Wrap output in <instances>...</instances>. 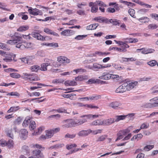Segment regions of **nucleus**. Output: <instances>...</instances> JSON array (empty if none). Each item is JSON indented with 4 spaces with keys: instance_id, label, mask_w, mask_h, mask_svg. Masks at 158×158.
<instances>
[{
    "instance_id": "bf43d9fd",
    "label": "nucleus",
    "mask_w": 158,
    "mask_h": 158,
    "mask_svg": "<svg viewBox=\"0 0 158 158\" xmlns=\"http://www.w3.org/2000/svg\"><path fill=\"white\" fill-rule=\"evenodd\" d=\"M121 131H122V133L123 136L126 135L127 134L129 133L130 131V130L127 129Z\"/></svg>"
},
{
    "instance_id": "0e129e2a",
    "label": "nucleus",
    "mask_w": 158,
    "mask_h": 158,
    "mask_svg": "<svg viewBox=\"0 0 158 158\" xmlns=\"http://www.w3.org/2000/svg\"><path fill=\"white\" fill-rule=\"evenodd\" d=\"M148 11V9H143L139 10L138 11V12L140 14H143L146 13L147 11Z\"/></svg>"
},
{
    "instance_id": "4be33fe9",
    "label": "nucleus",
    "mask_w": 158,
    "mask_h": 158,
    "mask_svg": "<svg viewBox=\"0 0 158 158\" xmlns=\"http://www.w3.org/2000/svg\"><path fill=\"white\" fill-rule=\"evenodd\" d=\"M109 23H112L113 25H119L120 21L115 19H111L109 20Z\"/></svg>"
},
{
    "instance_id": "8fccbe9b",
    "label": "nucleus",
    "mask_w": 158,
    "mask_h": 158,
    "mask_svg": "<svg viewBox=\"0 0 158 158\" xmlns=\"http://www.w3.org/2000/svg\"><path fill=\"white\" fill-rule=\"evenodd\" d=\"M128 12L131 17L135 18V17L134 15L135 11L134 9H129L128 10Z\"/></svg>"
},
{
    "instance_id": "3c124183",
    "label": "nucleus",
    "mask_w": 158,
    "mask_h": 158,
    "mask_svg": "<svg viewBox=\"0 0 158 158\" xmlns=\"http://www.w3.org/2000/svg\"><path fill=\"white\" fill-rule=\"evenodd\" d=\"M154 147L153 145H149L145 146L143 148V149L146 151H148L153 148Z\"/></svg>"
},
{
    "instance_id": "1a4fd4ad",
    "label": "nucleus",
    "mask_w": 158,
    "mask_h": 158,
    "mask_svg": "<svg viewBox=\"0 0 158 158\" xmlns=\"http://www.w3.org/2000/svg\"><path fill=\"white\" fill-rule=\"evenodd\" d=\"M57 61L59 62L61 64L69 63L70 61V59H68L66 57L63 56H60L58 57Z\"/></svg>"
},
{
    "instance_id": "412c9836",
    "label": "nucleus",
    "mask_w": 158,
    "mask_h": 158,
    "mask_svg": "<svg viewBox=\"0 0 158 158\" xmlns=\"http://www.w3.org/2000/svg\"><path fill=\"white\" fill-rule=\"evenodd\" d=\"M29 27L28 26H23L20 27L17 29V31H18L23 32L25 31L28 29Z\"/></svg>"
},
{
    "instance_id": "774afa93",
    "label": "nucleus",
    "mask_w": 158,
    "mask_h": 158,
    "mask_svg": "<svg viewBox=\"0 0 158 158\" xmlns=\"http://www.w3.org/2000/svg\"><path fill=\"white\" fill-rule=\"evenodd\" d=\"M151 17L156 20L158 21V14H152L151 15Z\"/></svg>"
},
{
    "instance_id": "f8f14e48",
    "label": "nucleus",
    "mask_w": 158,
    "mask_h": 158,
    "mask_svg": "<svg viewBox=\"0 0 158 158\" xmlns=\"http://www.w3.org/2000/svg\"><path fill=\"white\" fill-rule=\"evenodd\" d=\"M102 125L109 126L114 123V119L110 118L102 120Z\"/></svg>"
},
{
    "instance_id": "f03ea898",
    "label": "nucleus",
    "mask_w": 158,
    "mask_h": 158,
    "mask_svg": "<svg viewBox=\"0 0 158 158\" xmlns=\"http://www.w3.org/2000/svg\"><path fill=\"white\" fill-rule=\"evenodd\" d=\"M137 83L138 82L136 81L124 83L117 89L116 92L117 93H123L127 90H130L136 86Z\"/></svg>"
},
{
    "instance_id": "2eb2a0df",
    "label": "nucleus",
    "mask_w": 158,
    "mask_h": 158,
    "mask_svg": "<svg viewBox=\"0 0 158 158\" xmlns=\"http://www.w3.org/2000/svg\"><path fill=\"white\" fill-rule=\"evenodd\" d=\"M105 66H103L102 65H101L98 63H94L93 64V66L90 69L93 70L94 71H97L98 70V69L101 68H105Z\"/></svg>"
},
{
    "instance_id": "dca6fc26",
    "label": "nucleus",
    "mask_w": 158,
    "mask_h": 158,
    "mask_svg": "<svg viewBox=\"0 0 158 158\" xmlns=\"http://www.w3.org/2000/svg\"><path fill=\"white\" fill-rule=\"evenodd\" d=\"M99 78L103 80H108L111 78L110 74L104 73L102 76L99 77Z\"/></svg>"
},
{
    "instance_id": "69168bd1",
    "label": "nucleus",
    "mask_w": 158,
    "mask_h": 158,
    "mask_svg": "<svg viewBox=\"0 0 158 158\" xmlns=\"http://www.w3.org/2000/svg\"><path fill=\"white\" fill-rule=\"evenodd\" d=\"M40 80V78L37 76H32L31 77V79H30V81H38Z\"/></svg>"
},
{
    "instance_id": "de8ad7c7",
    "label": "nucleus",
    "mask_w": 158,
    "mask_h": 158,
    "mask_svg": "<svg viewBox=\"0 0 158 158\" xmlns=\"http://www.w3.org/2000/svg\"><path fill=\"white\" fill-rule=\"evenodd\" d=\"M147 64L150 66L152 67L157 64V63L156 61L155 60H152L148 62Z\"/></svg>"
},
{
    "instance_id": "c03bdc74",
    "label": "nucleus",
    "mask_w": 158,
    "mask_h": 158,
    "mask_svg": "<svg viewBox=\"0 0 158 158\" xmlns=\"http://www.w3.org/2000/svg\"><path fill=\"white\" fill-rule=\"evenodd\" d=\"M7 146L9 148L13 147L14 143L12 139H9L8 141H6Z\"/></svg>"
},
{
    "instance_id": "58836bf2",
    "label": "nucleus",
    "mask_w": 158,
    "mask_h": 158,
    "mask_svg": "<svg viewBox=\"0 0 158 158\" xmlns=\"http://www.w3.org/2000/svg\"><path fill=\"white\" fill-rule=\"evenodd\" d=\"M48 66L45 63H43L41 65L40 70L42 71H47V67Z\"/></svg>"
},
{
    "instance_id": "79ce46f5",
    "label": "nucleus",
    "mask_w": 158,
    "mask_h": 158,
    "mask_svg": "<svg viewBox=\"0 0 158 158\" xmlns=\"http://www.w3.org/2000/svg\"><path fill=\"white\" fill-rule=\"evenodd\" d=\"M22 150L28 154L30 153V149L29 147L26 145H24L22 147Z\"/></svg>"
},
{
    "instance_id": "39448f33",
    "label": "nucleus",
    "mask_w": 158,
    "mask_h": 158,
    "mask_svg": "<svg viewBox=\"0 0 158 158\" xmlns=\"http://www.w3.org/2000/svg\"><path fill=\"white\" fill-rule=\"evenodd\" d=\"M28 11L30 14L33 15H42V13L41 11L39 9L35 8L32 9L31 8L29 9Z\"/></svg>"
},
{
    "instance_id": "6ab92c4d",
    "label": "nucleus",
    "mask_w": 158,
    "mask_h": 158,
    "mask_svg": "<svg viewBox=\"0 0 158 158\" xmlns=\"http://www.w3.org/2000/svg\"><path fill=\"white\" fill-rule=\"evenodd\" d=\"M90 124L93 126L102 125V120L101 119L97 120L92 122Z\"/></svg>"
},
{
    "instance_id": "c85d7f7f",
    "label": "nucleus",
    "mask_w": 158,
    "mask_h": 158,
    "mask_svg": "<svg viewBox=\"0 0 158 158\" xmlns=\"http://www.w3.org/2000/svg\"><path fill=\"white\" fill-rule=\"evenodd\" d=\"M40 67L38 65H34L30 67V69L32 72H37L39 70H40Z\"/></svg>"
},
{
    "instance_id": "cd10ccee",
    "label": "nucleus",
    "mask_w": 158,
    "mask_h": 158,
    "mask_svg": "<svg viewBox=\"0 0 158 158\" xmlns=\"http://www.w3.org/2000/svg\"><path fill=\"white\" fill-rule=\"evenodd\" d=\"M107 136V135H103L100 136L97 138L96 140V141L97 142L103 141L105 140Z\"/></svg>"
},
{
    "instance_id": "6e6d98bb",
    "label": "nucleus",
    "mask_w": 158,
    "mask_h": 158,
    "mask_svg": "<svg viewBox=\"0 0 158 158\" xmlns=\"http://www.w3.org/2000/svg\"><path fill=\"white\" fill-rule=\"evenodd\" d=\"M7 145L6 141L4 139H2L0 140V146L2 147H5Z\"/></svg>"
},
{
    "instance_id": "0eeeda50",
    "label": "nucleus",
    "mask_w": 158,
    "mask_h": 158,
    "mask_svg": "<svg viewBox=\"0 0 158 158\" xmlns=\"http://www.w3.org/2000/svg\"><path fill=\"white\" fill-rule=\"evenodd\" d=\"M93 20L99 23H109V20L107 18L102 16H98L95 17Z\"/></svg>"
},
{
    "instance_id": "052dcab7",
    "label": "nucleus",
    "mask_w": 158,
    "mask_h": 158,
    "mask_svg": "<svg viewBox=\"0 0 158 158\" xmlns=\"http://www.w3.org/2000/svg\"><path fill=\"white\" fill-rule=\"evenodd\" d=\"M120 46L121 48L123 49L125 48V49H126L127 48H128L129 47V46L126 43V42H123V44H120Z\"/></svg>"
},
{
    "instance_id": "4c0bfd02",
    "label": "nucleus",
    "mask_w": 158,
    "mask_h": 158,
    "mask_svg": "<svg viewBox=\"0 0 158 158\" xmlns=\"http://www.w3.org/2000/svg\"><path fill=\"white\" fill-rule=\"evenodd\" d=\"M7 95L14 96L18 98L20 96V95L19 93L15 92H11L8 93L7 94Z\"/></svg>"
},
{
    "instance_id": "9d476101",
    "label": "nucleus",
    "mask_w": 158,
    "mask_h": 158,
    "mask_svg": "<svg viewBox=\"0 0 158 158\" xmlns=\"http://www.w3.org/2000/svg\"><path fill=\"white\" fill-rule=\"evenodd\" d=\"M92 131L90 129L87 130H82L80 131L78 133V135L79 136L84 137L88 135L91 133Z\"/></svg>"
},
{
    "instance_id": "7ed1b4c3",
    "label": "nucleus",
    "mask_w": 158,
    "mask_h": 158,
    "mask_svg": "<svg viewBox=\"0 0 158 158\" xmlns=\"http://www.w3.org/2000/svg\"><path fill=\"white\" fill-rule=\"evenodd\" d=\"M19 34V33L15 32L14 35L12 36L13 40H8L6 42L7 44L10 45L16 44V47L18 48H20L21 49H23L26 48H28V47L24 45H20L19 42H22L21 40V38L19 37H17V35Z\"/></svg>"
},
{
    "instance_id": "49530a36",
    "label": "nucleus",
    "mask_w": 158,
    "mask_h": 158,
    "mask_svg": "<svg viewBox=\"0 0 158 158\" xmlns=\"http://www.w3.org/2000/svg\"><path fill=\"white\" fill-rule=\"evenodd\" d=\"M101 97L100 95H94L91 96L89 98V99H90L91 100H97L98 99L101 98Z\"/></svg>"
},
{
    "instance_id": "37998d69",
    "label": "nucleus",
    "mask_w": 158,
    "mask_h": 158,
    "mask_svg": "<svg viewBox=\"0 0 158 158\" xmlns=\"http://www.w3.org/2000/svg\"><path fill=\"white\" fill-rule=\"evenodd\" d=\"M23 75L25 76V79L29 80L30 81V79H31V77L32 76V74L28 73H23Z\"/></svg>"
},
{
    "instance_id": "f704fd0d",
    "label": "nucleus",
    "mask_w": 158,
    "mask_h": 158,
    "mask_svg": "<svg viewBox=\"0 0 158 158\" xmlns=\"http://www.w3.org/2000/svg\"><path fill=\"white\" fill-rule=\"evenodd\" d=\"M94 3L96 5H98L100 7H106V5L102 1H96Z\"/></svg>"
},
{
    "instance_id": "b1692460",
    "label": "nucleus",
    "mask_w": 158,
    "mask_h": 158,
    "mask_svg": "<svg viewBox=\"0 0 158 158\" xmlns=\"http://www.w3.org/2000/svg\"><path fill=\"white\" fill-rule=\"evenodd\" d=\"M52 111H55L58 113H65L69 114V113L67 112L66 110L64 108V107L60 108L57 110L53 109Z\"/></svg>"
},
{
    "instance_id": "4468645a",
    "label": "nucleus",
    "mask_w": 158,
    "mask_h": 158,
    "mask_svg": "<svg viewBox=\"0 0 158 158\" xmlns=\"http://www.w3.org/2000/svg\"><path fill=\"white\" fill-rule=\"evenodd\" d=\"M31 35L32 36L37 40H45V38L42 36L40 33L33 32Z\"/></svg>"
},
{
    "instance_id": "6e6552de",
    "label": "nucleus",
    "mask_w": 158,
    "mask_h": 158,
    "mask_svg": "<svg viewBox=\"0 0 158 158\" xmlns=\"http://www.w3.org/2000/svg\"><path fill=\"white\" fill-rule=\"evenodd\" d=\"M30 34H29L28 35H20L19 33V34L17 35V37H19L21 38V40L22 41V42H19V44L20 45H23L22 44L23 43H25L26 42V41L25 40H24L23 39H30L31 37L30 36Z\"/></svg>"
},
{
    "instance_id": "c756f323",
    "label": "nucleus",
    "mask_w": 158,
    "mask_h": 158,
    "mask_svg": "<svg viewBox=\"0 0 158 158\" xmlns=\"http://www.w3.org/2000/svg\"><path fill=\"white\" fill-rule=\"evenodd\" d=\"M112 66L114 68L118 70H123L125 69V68L123 67H121L120 64H113Z\"/></svg>"
},
{
    "instance_id": "5fc2aeb1",
    "label": "nucleus",
    "mask_w": 158,
    "mask_h": 158,
    "mask_svg": "<svg viewBox=\"0 0 158 158\" xmlns=\"http://www.w3.org/2000/svg\"><path fill=\"white\" fill-rule=\"evenodd\" d=\"M98 10V6L95 5V6H93L91 8V12L92 13H96Z\"/></svg>"
},
{
    "instance_id": "09e8293b",
    "label": "nucleus",
    "mask_w": 158,
    "mask_h": 158,
    "mask_svg": "<svg viewBox=\"0 0 158 158\" xmlns=\"http://www.w3.org/2000/svg\"><path fill=\"white\" fill-rule=\"evenodd\" d=\"M25 13H20L18 14V15L19 16H22V19L24 20H27L28 18V17L27 15H24Z\"/></svg>"
},
{
    "instance_id": "aec40b11",
    "label": "nucleus",
    "mask_w": 158,
    "mask_h": 158,
    "mask_svg": "<svg viewBox=\"0 0 158 158\" xmlns=\"http://www.w3.org/2000/svg\"><path fill=\"white\" fill-rule=\"evenodd\" d=\"M141 23H146L148 22L149 21V19L147 17H143L139 19H137Z\"/></svg>"
},
{
    "instance_id": "864d4df0",
    "label": "nucleus",
    "mask_w": 158,
    "mask_h": 158,
    "mask_svg": "<svg viewBox=\"0 0 158 158\" xmlns=\"http://www.w3.org/2000/svg\"><path fill=\"white\" fill-rule=\"evenodd\" d=\"M76 135L75 134H70L69 133H67L65 135L64 137L65 138H68L71 139H73L75 137Z\"/></svg>"
},
{
    "instance_id": "ddd939ff",
    "label": "nucleus",
    "mask_w": 158,
    "mask_h": 158,
    "mask_svg": "<svg viewBox=\"0 0 158 158\" xmlns=\"http://www.w3.org/2000/svg\"><path fill=\"white\" fill-rule=\"evenodd\" d=\"M122 104L118 102H113L110 103L109 106L113 109H117L119 106L121 105Z\"/></svg>"
},
{
    "instance_id": "a211bd4d",
    "label": "nucleus",
    "mask_w": 158,
    "mask_h": 158,
    "mask_svg": "<svg viewBox=\"0 0 158 158\" xmlns=\"http://www.w3.org/2000/svg\"><path fill=\"white\" fill-rule=\"evenodd\" d=\"M88 77L85 75H80L75 78V80L76 81H81L84 80H87Z\"/></svg>"
},
{
    "instance_id": "e433bc0d",
    "label": "nucleus",
    "mask_w": 158,
    "mask_h": 158,
    "mask_svg": "<svg viewBox=\"0 0 158 158\" xmlns=\"http://www.w3.org/2000/svg\"><path fill=\"white\" fill-rule=\"evenodd\" d=\"M65 85L69 86H75L77 85V83L74 81H68L66 82Z\"/></svg>"
},
{
    "instance_id": "5701e85b",
    "label": "nucleus",
    "mask_w": 158,
    "mask_h": 158,
    "mask_svg": "<svg viewBox=\"0 0 158 158\" xmlns=\"http://www.w3.org/2000/svg\"><path fill=\"white\" fill-rule=\"evenodd\" d=\"M127 116V115H121L116 116V119H114V122H118L120 120H123Z\"/></svg>"
},
{
    "instance_id": "9b49d317",
    "label": "nucleus",
    "mask_w": 158,
    "mask_h": 158,
    "mask_svg": "<svg viewBox=\"0 0 158 158\" xmlns=\"http://www.w3.org/2000/svg\"><path fill=\"white\" fill-rule=\"evenodd\" d=\"M19 134L21 137L25 140L27 137L28 131L26 129H22L20 131Z\"/></svg>"
},
{
    "instance_id": "f3484780",
    "label": "nucleus",
    "mask_w": 158,
    "mask_h": 158,
    "mask_svg": "<svg viewBox=\"0 0 158 158\" xmlns=\"http://www.w3.org/2000/svg\"><path fill=\"white\" fill-rule=\"evenodd\" d=\"M98 23H94L90 24L86 27V29L87 30H94L98 26Z\"/></svg>"
},
{
    "instance_id": "72a5a7b5",
    "label": "nucleus",
    "mask_w": 158,
    "mask_h": 158,
    "mask_svg": "<svg viewBox=\"0 0 158 158\" xmlns=\"http://www.w3.org/2000/svg\"><path fill=\"white\" fill-rule=\"evenodd\" d=\"M0 49H2L6 51L9 50L10 49L5 44L0 43Z\"/></svg>"
},
{
    "instance_id": "f257e3e1",
    "label": "nucleus",
    "mask_w": 158,
    "mask_h": 158,
    "mask_svg": "<svg viewBox=\"0 0 158 158\" xmlns=\"http://www.w3.org/2000/svg\"><path fill=\"white\" fill-rule=\"evenodd\" d=\"M98 117V115H92L89 114L88 115H82L80 116L81 118H85L82 119H79L77 121H75L73 119H68L65 120V122L66 123L64 125V127H71L73 126H79L82 124L83 123L87 121V119H90L91 118H97Z\"/></svg>"
},
{
    "instance_id": "20e7f679",
    "label": "nucleus",
    "mask_w": 158,
    "mask_h": 158,
    "mask_svg": "<svg viewBox=\"0 0 158 158\" xmlns=\"http://www.w3.org/2000/svg\"><path fill=\"white\" fill-rule=\"evenodd\" d=\"M60 130L59 128H56L52 130L46 132L45 135L42 136V138L43 139H48L51 138L53 134L59 131Z\"/></svg>"
},
{
    "instance_id": "bb28decb",
    "label": "nucleus",
    "mask_w": 158,
    "mask_h": 158,
    "mask_svg": "<svg viewBox=\"0 0 158 158\" xmlns=\"http://www.w3.org/2000/svg\"><path fill=\"white\" fill-rule=\"evenodd\" d=\"M36 127V124L35 122L31 120L29 125V127L30 130H34Z\"/></svg>"
},
{
    "instance_id": "680f3d73",
    "label": "nucleus",
    "mask_w": 158,
    "mask_h": 158,
    "mask_svg": "<svg viewBox=\"0 0 158 158\" xmlns=\"http://www.w3.org/2000/svg\"><path fill=\"white\" fill-rule=\"evenodd\" d=\"M149 29H154L158 27V26L155 24H149L148 26Z\"/></svg>"
},
{
    "instance_id": "2f4dec72",
    "label": "nucleus",
    "mask_w": 158,
    "mask_h": 158,
    "mask_svg": "<svg viewBox=\"0 0 158 158\" xmlns=\"http://www.w3.org/2000/svg\"><path fill=\"white\" fill-rule=\"evenodd\" d=\"M143 135L141 134H139L136 135H134L131 139V140H133L134 139H137V140L140 139L143 137Z\"/></svg>"
},
{
    "instance_id": "423d86ee",
    "label": "nucleus",
    "mask_w": 158,
    "mask_h": 158,
    "mask_svg": "<svg viewBox=\"0 0 158 158\" xmlns=\"http://www.w3.org/2000/svg\"><path fill=\"white\" fill-rule=\"evenodd\" d=\"M32 153L34 156H35L37 158H44L43 153L39 149L33 150L32 152Z\"/></svg>"
},
{
    "instance_id": "7c9ffc66",
    "label": "nucleus",
    "mask_w": 158,
    "mask_h": 158,
    "mask_svg": "<svg viewBox=\"0 0 158 158\" xmlns=\"http://www.w3.org/2000/svg\"><path fill=\"white\" fill-rule=\"evenodd\" d=\"M100 81V80L99 79H89L88 81V84H94L95 83H99V81Z\"/></svg>"
},
{
    "instance_id": "ea45409f",
    "label": "nucleus",
    "mask_w": 158,
    "mask_h": 158,
    "mask_svg": "<svg viewBox=\"0 0 158 158\" xmlns=\"http://www.w3.org/2000/svg\"><path fill=\"white\" fill-rule=\"evenodd\" d=\"M10 76L13 78H18L20 77V74L17 73H12L10 74Z\"/></svg>"
},
{
    "instance_id": "a878e982",
    "label": "nucleus",
    "mask_w": 158,
    "mask_h": 158,
    "mask_svg": "<svg viewBox=\"0 0 158 158\" xmlns=\"http://www.w3.org/2000/svg\"><path fill=\"white\" fill-rule=\"evenodd\" d=\"M20 109L19 106H12L7 111L8 113H10L14 111H15Z\"/></svg>"
},
{
    "instance_id": "a19ab883",
    "label": "nucleus",
    "mask_w": 158,
    "mask_h": 158,
    "mask_svg": "<svg viewBox=\"0 0 158 158\" xmlns=\"http://www.w3.org/2000/svg\"><path fill=\"white\" fill-rule=\"evenodd\" d=\"M117 135L118 137L115 140V141H117V140H119L121 139H122L123 137V136L122 133V131H120L117 133Z\"/></svg>"
},
{
    "instance_id": "13d9d810",
    "label": "nucleus",
    "mask_w": 158,
    "mask_h": 158,
    "mask_svg": "<svg viewBox=\"0 0 158 158\" xmlns=\"http://www.w3.org/2000/svg\"><path fill=\"white\" fill-rule=\"evenodd\" d=\"M4 71L6 72H17L18 71V70L14 69L12 68H9L7 69H5L4 70Z\"/></svg>"
},
{
    "instance_id": "a18cd8bd",
    "label": "nucleus",
    "mask_w": 158,
    "mask_h": 158,
    "mask_svg": "<svg viewBox=\"0 0 158 158\" xmlns=\"http://www.w3.org/2000/svg\"><path fill=\"white\" fill-rule=\"evenodd\" d=\"M45 45L48 46L50 47H56L58 46V44L57 43H50L46 44Z\"/></svg>"
},
{
    "instance_id": "338daca9",
    "label": "nucleus",
    "mask_w": 158,
    "mask_h": 158,
    "mask_svg": "<svg viewBox=\"0 0 158 158\" xmlns=\"http://www.w3.org/2000/svg\"><path fill=\"white\" fill-rule=\"evenodd\" d=\"M3 60L6 62H9L12 61V59L11 57H6L3 59Z\"/></svg>"
},
{
    "instance_id": "c9c22d12",
    "label": "nucleus",
    "mask_w": 158,
    "mask_h": 158,
    "mask_svg": "<svg viewBox=\"0 0 158 158\" xmlns=\"http://www.w3.org/2000/svg\"><path fill=\"white\" fill-rule=\"evenodd\" d=\"M70 30H66L62 31L61 33V35L64 36H69L70 35Z\"/></svg>"
},
{
    "instance_id": "473e14b6",
    "label": "nucleus",
    "mask_w": 158,
    "mask_h": 158,
    "mask_svg": "<svg viewBox=\"0 0 158 158\" xmlns=\"http://www.w3.org/2000/svg\"><path fill=\"white\" fill-rule=\"evenodd\" d=\"M87 36V35H79L76 36L74 38V39L77 40H82L85 38Z\"/></svg>"
},
{
    "instance_id": "393cba45",
    "label": "nucleus",
    "mask_w": 158,
    "mask_h": 158,
    "mask_svg": "<svg viewBox=\"0 0 158 158\" xmlns=\"http://www.w3.org/2000/svg\"><path fill=\"white\" fill-rule=\"evenodd\" d=\"M31 119L29 118H26L23 123V126L24 127H27L29 123H30L31 121Z\"/></svg>"
},
{
    "instance_id": "4d7b16f0",
    "label": "nucleus",
    "mask_w": 158,
    "mask_h": 158,
    "mask_svg": "<svg viewBox=\"0 0 158 158\" xmlns=\"http://www.w3.org/2000/svg\"><path fill=\"white\" fill-rule=\"evenodd\" d=\"M44 61L45 62V63L48 66L50 65L53 63V61L52 60L48 59H46L44 60Z\"/></svg>"
},
{
    "instance_id": "603ef678",
    "label": "nucleus",
    "mask_w": 158,
    "mask_h": 158,
    "mask_svg": "<svg viewBox=\"0 0 158 158\" xmlns=\"http://www.w3.org/2000/svg\"><path fill=\"white\" fill-rule=\"evenodd\" d=\"M64 81L62 79H55L52 81V83H62Z\"/></svg>"
},
{
    "instance_id": "e2e57ef3",
    "label": "nucleus",
    "mask_w": 158,
    "mask_h": 158,
    "mask_svg": "<svg viewBox=\"0 0 158 158\" xmlns=\"http://www.w3.org/2000/svg\"><path fill=\"white\" fill-rule=\"evenodd\" d=\"M60 114H57L55 115H51L48 117V118H54L56 119L60 118Z\"/></svg>"
}]
</instances>
